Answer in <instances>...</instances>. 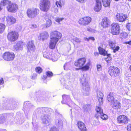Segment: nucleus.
I'll return each instance as SVG.
<instances>
[{
	"mask_svg": "<svg viewBox=\"0 0 131 131\" xmlns=\"http://www.w3.org/2000/svg\"><path fill=\"white\" fill-rule=\"evenodd\" d=\"M86 59L85 58H82L79 59L75 63V66L84 70H88L89 68L90 62H87L86 64L84 66L85 62Z\"/></svg>",
	"mask_w": 131,
	"mask_h": 131,
	"instance_id": "obj_1",
	"label": "nucleus"
},
{
	"mask_svg": "<svg viewBox=\"0 0 131 131\" xmlns=\"http://www.w3.org/2000/svg\"><path fill=\"white\" fill-rule=\"evenodd\" d=\"M56 117L55 123L57 127L62 128L63 126V122H66V119L62 117L61 115L57 111H55Z\"/></svg>",
	"mask_w": 131,
	"mask_h": 131,
	"instance_id": "obj_2",
	"label": "nucleus"
},
{
	"mask_svg": "<svg viewBox=\"0 0 131 131\" xmlns=\"http://www.w3.org/2000/svg\"><path fill=\"white\" fill-rule=\"evenodd\" d=\"M80 82L82 85L83 95L85 96L88 95L90 93V86L89 83L86 81L84 76L81 78Z\"/></svg>",
	"mask_w": 131,
	"mask_h": 131,
	"instance_id": "obj_3",
	"label": "nucleus"
},
{
	"mask_svg": "<svg viewBox=\"0 0 131 131\" xmlns=\"http://www.w3.org/2000/svg\"><path fill=\"white\" fill-rule=\"evenodd\" d=\"M40 8L42 11L47 12L51 6L50 1L48 0H41L40 2Z\"/></svg>",
	"mask_w": 131,
	"mask_h": 131,
	"instance_id": "obj_4",
	"label": "nucleus"
},
{
	"mask_svg": "<svg viewBox=\"0 0 131 131\" xmlns=\"http://www.w3.org/2000/svg\"><path fill=\"white\" fill-rule=\"evenodd\" d=\"M39 10L35 8L29 9L27 10V15L29 18H32L36 17L39 14Z\"/></svg>",
	"mask_w": 131,
	"mask_h": 131,
	"instance_id": "obj_5",
	"label": "nucleus"
},
{
	"mask_svg": "<svg viewBox=\"0 0 131 131\" xmlns=\"http://www.w3.org/2000/svg\"><path fill=\"white\" fill-rule=\"evenodd\" d=\"M111 31L112 34L114 35H117L120 33V27L118 24L113 23L111 24Z\"/></svg>",
	"mask_w": 131,
	"mask_h": 131,
	"instance_id": "obj_6",
	"label": "nucleus"
},
{
	"mask_svg": "<svg viewBox=\"0 0 131 131\" xmlns=\"http://www.w3.org/2000/svg\"><path fill=\"white\" fill-rule=\"evenodd\" d=\"M108 72L111 76L116 77L119 73V70L117 67L111 66L109 68Z\"/></svg>",
	"mask_w": 131,
	"mask_h": 131,
	"instance_id": "obj_7",
	"label": "nucleus"
},
{
	"mask_svg": "<svg viewBox=\"0 0 131 131\" xmlns=\"http://www.w3.org/2000/svg\"><path fill=\"white\" fill-rule=\"evenodd\" d=\"M92 19L89 17H85L80 18L78 21L81 25L86 26L91 22Z\"/></svg>",
	"mask_w": 131,
	"mask_h": 131,
	"instance_id": "obj_8",
	"label": "nucleus"
},
{
	"mask_svg": "<svg viewBox=\"0 0 131 131\" xmlns=\"http://www.w3.org/2000/svg\"><path fill=\"white\" fill-rule=\"evenodd\" d=\"M61 34L57 31H53L50 33V39H53L56 41H58V40L61 38Z\"/></svg>",
	"mask_w": 131,
	"mask_h": 131,
	"instance_id": "obj_9",
	"label": "nucleus"
},
{
	"mask_svg": "<svg viewBox=\"0 0 131 131\" xmlns=\"http://www.w3.org/2000/svg\"><path fill=\"white\" fill-rule=\"evenodd\" d=\"M7 10L9 12L13 13L16 12L18 9V5L15 3H12L11 2L6 7Z\"/></svg>",
	"mask_w": 131,
	"mask_h": 131,
	"instance_id": "obj_10",
	"label": "nucleus"
},
{
	"mask_svg": "<svg viewBox=\"0 0 131 131\" xmlns=\"http://www.w3.org/2000/svg\"><path fill=\"white\" fill-rule=\"evenodd\" d=\"M18 35V34L17 32L12 31L8 33L7 38L9 40L12 41H14L17 39Z\"/></svg>",
	"mask_w": 131,
	"mask_h": 131,
	"instance_id": "obj_11",
	"label": "nucleus"
},
{
	"mask_svg": "<svg viewBox=\"0 0 131 131\" xmlns=\"http://www.w3.org/2000/svg\"><path fill=\"white\" fill-rule=\"evenodd\" d=\"M3 58L4 60L7 61L13 60L14 58L15 55L13 53L9 52H5L3 55Z\"/></svg>",
	"mask_w": 131,
	"mask_h": 131,
	"instance_id": "obj_12",
	"label": "nucleus"
},
{
	"mask_svg": "<svg viewBox=\"0 0 131 131\" xmlns=\"http://www.w3.org/2000/svg\"><path fill=\"white\" fill-rule=\"evenodd\" d=\"M117 123L119 124H125L128 122L127 118L124 115H121L118 116L117 118Z\"/></svg>",
	"mask_w": 131,
	"mask_h": 131,
	"instance_id": "obj_13",
	"label": "nucleus"
},
{
	"mask_svg": "<svg viewBox=\"0 0 131 131\" xmlns=\"http://www.w3.org/2000/svg\"><path fill=\"white\" fill-rule=\"evenodd\" d=\"M116 16L117 20L121 22L125 21L127 18V15L123 13H117Z\"/></svg>",
	"mask_w": 131,
	"mask_h": 131,
	"instance_id": "obj_14",
	"label": "nucleus"
},
{
	"mask_svg": "<svg viewBox=\"0 0 131 131\" xmlns=\"http://www.w3.org/2000/svg\"><path fill=\"white\" fill-rule=\"evenodd\" d=\"M24 43L22 41H19L17 42L14 46L13 49L15 51L22 49Z\"/></svg>",
	"mask_w": 131,
	"mask_h": 131,
	"instance_id": "obj_15",
	"label": "nucleus"
},
{
	"mask_svg": "<svg viewBox=\"0 0 131 131\" xmlns=\"http://www.w3.org/2000/svg\"><path fill=\"white\" fill-rule=\"evenodd\" d=\"M110 23V20L106 17H104L101 22L102 26L104 28H106L108 27Z\"/></svg>",
	"mask_w": 131,
	"mask_h": 131,
	"instance_id": "obj_16",
	"label": "nucleus"
},
{
	"mask_svg": "<svg viewBox=\"0 0 131 131\" xmlns=\"http://www.w3.org/2000/svg\"><path fill=\"white\" fill-rule=\"evenodd\" d=\"M41 118L43 124L46 125L49 124L50 119L47 115L44 114L41 116Z\"/></svg>",
	"mask_w": 131,
	"mask_h": 131,
	"instance_id": "obj_17",
	"label": "nucleus"
},
{
	"mask_svg": "<svg viewBox=\"0 0 131 131\" xmlns=\"http://www.w3.org/2000/svg\"><path fill=\"white\" fill-rule=\"evenodd\" d=\"M27 47L30 51H34L35 50V46L32 41H29L27 43Z\"/></svg>",
	"mask_w": 131,
	"mask_h": 131,
	"instance_id": "obj_18",
	"label": "nucleus"
},
{
	"mask_svg": "<svg viewBox=\"0 0 131 131\" xmlns=\"http://www.w3.org/2000/svg\"><path fill=\"white\" fill-rule=\"evenodd\" d=\"M7 24L9 25H11L16 22L15 18L11 16H8L6 18Z\"/></svg>",
	"mask_w": 131,
	"mask_h": 131,
	"instance_id": "obj_19",
	"label": "nucleus"
},
{
	"mask_svg": "<svg viewBox=\"0 0 131 131\" xmlns=\"http://www.w3.org/2000/svg\"><path fill=\"white\" fill-rule=\"evenodd\" d=\"M77 125L78 128L81 131H86V128L83 122L79 121L77 123Z\"/></svg>",
	"mask_w": 131,
	"mask_h": 131,
	"instance_id": "obj_20",
	"label": "nucleus"
},
{
	"mask_svg": "<svg viewBox=\"0 0 131 131\" xmlns=\"http://www.w3.org/2000/svg\"><path fill=\"white\" fill-rule=\"evenodd\" d=\"M62 97L63 100L61 102L62 103L68 105V102L70 101L69 96L68 95H64L62 96Z\"/></svg>",
	"mask_w": 131,
	"mask_h": 131,
	"instance_id": "obj_21",
	"label": "nucleus"
},
{
	"mask_svg": "<svg viewBox=\"0 0 131 131\" xmlns=\"http://www.w3.org/2000/svg\"><path fill=\"white\" fill-rule=\"evenodd\" d=\"M96 4L94 9L96 12H99L101 9L102 5L101 2L99 0H96Z\"/></svg>",
	"mask_w": 131,
	"mask_h": 131,
	"instance_id": "obj_22",
	"label": "nucleus"
},
{
	"mask_svg": "<svg viewBox=\"0 0 131 131\" xmlns=\"http://www.w3.org/2000/svg\"><path fill=\"white\" fill-rule=\"evenodd\" d=\"M98 99L99 103L100 105H101L103 103V95L101 91H98L97 93Z\"/></svg>",
	"mask_w": 131,
	"mask_h": 131,
	"instance_id": "obj_23",
	"label": "nucleus"
},
{
	"mask_svg": "<svg viewBox=\"0 0 131 131\" xmlns=\"http://www.w3.org/2000/svg\"><path fill=\"white\" fill-rule=\"evenodd\" d=\"M44 110L45 112L46 113H50L52 112V110L51 108H49L46 107H42L38 108L37 109V111L39 113L41 112V111Z\"/></svg>",
	"mask_w": 131,
	"mask_h": 131,
	"instance_id": "obj_24",
	"label": "nucleus"
},
{
	"mask_svg": "<svg viewBox=\"0 0 131 131\" xmlns=\"http://www.w3.org/2000/svg\"><path fill=\"white\" fill-rule=\"evenodd\" d=\"M115 93H110L108 95L107 98L108 101L111 102V103L113 102L114 100V96Z\"/></svg>",
	"mask_w": 131,
	"mask_h": 131,
	"instance_id": "obj_25",
	"label": "nucleus"
},
{
	"mask_svg": "<svg viewBox=\"0 0 131 131\" xmlns=\"http://www.w3.org/2000/svg\"><path fill=\"white\" fill-rule=\"evenodd\" d=\"M112 104L113 105V108L114 109L118 110L120 108V104L119 102L116 100L113 101V102L112 103Z\"/></svg>",
	"mask_w": 131,
	"mask_h": 131,
	"instance_id": "obj_26",
	"label": "nucleus"
},
{
	"mask_svg": "<svg viewBox=\"0 0 131 131\" xmlns=\"http://www.w3.org/2000/svg\"><path fill=\"white\" fill-rule=\"evenodd\" d=\"M97 114L95 115V117L97 119L99 118V115L103 112V111L100 107L97 106L95 108Z\"/></svg>",
	"mask_w": 131,
	"mask_h": 131,
	"instance_id": "obj_27",
	"label": "nucleus"
},
{
	"mask_svg": "<svg viewBox=\"0 0 131 131\" xmlns=\"http://www.w3.org/2000/svg\"><path fill=\"white\" fill-rule=\"evenodd\" d=\"M58 41H56L52 39H50V42L49 43V48L51 49L55 48L56 45Z\"/></svg>",
	"mask_w": 131,
	"mask_h": 131,
	"instance_id": "obj_28",
	"label": "nucleus"
},
{
	"mask_svg": "<svg viewBox=\"0 0 131 131\" xmlns=\"http://www.w3.org/2000/svg\"><path fill=\"white\" fill-rule=\"evenodd\" d=\"M48 36V33L46 31H44L41 33L40 35V38L42 40L46 39Z\"/></svg>",
	"mask_w": 131,
	"mask_h": 131,
	"instance_id": "obj_29",
	"label": "nucleus"
},
{
	"mask_svg": "<svg viewBox=\"0 0 131 131\" xmlns=\"http://www.w3.org/2000/svg\"><path fill=\"white\" fill-rule=\"evenodd\" d=\"M98 49L100 54L101 55L105 56L106 54H107V52L105 50L100 47H98Z\"/></svg>",
	"mask_w": 131,
	"mask_h": 131,
	"instance_id": "obj_30",
	"label": "nucleus"
},
{
	"mask_svg": "<svg viewBox=\"0 0 131 131\" xmlns=\"http://www.w3.org/2000/svg\"><path fill=\"white\" fill-rule=\"evenodd\" d=\"M56 5L58 6V5L60 8H61L64 4V0H59L56 3Z\"/></svg>",
	"mask_w": 131,
	"mask_h": 131,
	"instance_id": "obj_31",
	"label": "nucleus"
},
{
	"mask_svg": "<svg viewBox=\"0 0 131 131\" xmlns=\"http://www.w3.org/2000/svg\"><path fill=\"white\" fill-rule=\"evenodd\" d=\"M99 118H101L104 120H107L108 118V116L106 114H104L103 112L99 115Z\"/></svg>",
	"mask_w": 131,
	"mask_h": 131,
	"instance_id": "obj_32",
	"label": "nucleus"
},
{
	"mask_svg": "<svg viewBox=\"0 0 131 131\" xmlns=\"http://www.w3.org/2000/svg\"><path fill=\"white\" fill-rule=\"evenodd\" d=\"M46 74L47 76L43 75V76L42 78L44 79H46L47 78V76L51 77H52L53 75V73L52 72L49 71H48L46 72Z\"/></svg>",
	"mask_w": 131,
	"mask_h": 131,
	"instance_id": "obj_33",
	"label": "nucleus"
},
{
	"mask_svg": "<svg viewBox=\"0 0 131 131\" xmlns=\"http://www.w3.org/2000/svg\"><path fill=\"white\" fill-rule=\"evenodd\" d=\"M127 33L125 32H123L120 34L119 37L122 39H123L127 38Z\"/></svg>",
	"mask_w": 131,
	"mask_h": 131,
	"instance_id": "obj_34",
	"label": "nucleus"
},
{
	"mask_svg": "<svg viewBox=\"0 0 131 131\" xmlns=\"http://www.w3.org/2000/svg\"><path fill=\"white\" fill-rule=\"evenodd\" d=\"M103 6L105 7L108 6L110 4V0H102Z\"/></svg>",
	"mask_w": 131,
	"mask_h": 131,
	"instance_id": "obj_35",
	"label": "nucleus"
},
{
	"mask_svg": "<svg viewBox=\"0 0 131 131\" xmlns=\"http://www.w3.org/2000/svg\"><path fill=\"white\" fill-rule=\"evenodd\" d=\"M10 2V1L8 0H3L1 1V5L3 6H5L7 5H8Z\"/></svg>",
	"mask_w": 131,
	"mask_h": 131,
	"instance_id": "obj_36",
	"label": "nucleus"
},
{
	"mask_svg": "<svg viewBox=\"0 0 131 131\" xmlns=\"http://www.w3.org/2000/svg\"><path fill=\"white\" fill-rule=\"evenodd\" d=\"M109 43L110 45V47H111L112 49H114V47L116 45V42L114 40H110L109 42Z\"/></svg>",
	"mask_w": 131,
	"mask_h": 131,
	"instance_id": "obj_37",
	"label": "nucleus"
},
{
	"mask_svg": "<svg viewBox=\"0 0 131 131\" xmlns=\"http://www.w3.org/2000/svg\"><path fill=\"white\" fill-rule=\"evenodd\" d=\"M58 58V56L56 54H52L51 57V59L53 61H55L57 60Z\"/></svg>",
	"mask_w": 131,
	"mask_h": 131,
	"instance_id": "obj_38",
	"label": "nucleus"
},
{
	"mask_svg": "<svg viewBox=\"0 0 131 131\" xmlns=\"http://www.w3.org/2000/svg\"><path fill=\"white\" fill-rule=\"evenodd\" d=\"M5 25L2 24H0V33H2L5 30Z\"/></svg>",
	"mask_w": 131,
	"mask_h": 131,
	"instance_id": "obj_39",
	"label": "nucleus"
},
{
	"mask_svg": "<svg viewBox=\"0 0 131 131\" xmlns=\"http://www.w3.org/2000/svg\"><path fill=\"white\" fill-rule=\"evenodd\" d=\"M110 54H107V57L105 59V60L108 63H110L112 59V58L110 56Z\"/></svg>",
	"mask_w": 131,
	"mask_h": 131,
	"instance_id": "obj_40",
	"label": "nucleus"
},
{
	"mask_svg": "<svg viewBox=\"0 0 131 131\" xmlns=\"http://www.w3.org/2000/svg\"><path fill=\"white\" fill-rule=\"evenodd\" d=\"M46 27H49L52 24L51 21L50 20L48 19L46 20Z\"/></svg>",
	"mask_w": 131,
	"mask_h": 131,
	"instance_id": "obj_41",
	"label": "nucleus"
},
{
	"mask_svg": "<svg viewBox=\"0 0 131 131\" xmlns=\"http://www.w3.org/2000/svg\"><path fill=\"white\" fill-rule=\"evenodd\" d=\"M5 117L3 114L0 115V123H2L5 121Z\"/></svg>",
	"mask_w": 131,
	"mask_h": 131,
	"instance_id": "obj_42",
	"label": "nucleus"
},
{
	"mask_svg": "<svg viewBox=\"0 0 131 131\" xmlns=\"http://www.w3.org/2000/svg\"><path fill=\"white\" fill-rule=\"evenodd\" d=\"M43 55L44 57L47 59H51V56L49 55V53L46 52L43 53Z\"/></svg>",
	"mask_w": 131,
	"mask_h": 131,
	"instance_id": "obj_43",
	"label": "nucleus"
},
{
	"mask_svg": "<svg viewBox=\"0 0 131 131\" xmlns=\"http://www.w3.org/2000/svg\"><path fill=\"white\" fill-rule=\"evenodd\" d=\"M3 109L5 110L9 109L10 108V104L7 103H5L3 105Z\"/></svg>",
	"mask_w": 131,
	"mask_h": 131,
	"instance_id": "obj_44",
	"label": "nucleus"
},
{
	"mask_svg": "<svg viewBox=\"0 0 131 131\" xmlns=\"http://www.w3.org/2000/svg\"><path fill=\"white\" fill-rule=\"evenodd\" d=\"M42 69L40 67H37L35 69V70L36 72L39 73H41L42 71Z\"/></svg>",
	"mask_w": 131,
	"mask_h": 131,
	"instance_id": "obj_45",
	"label": "nucleus"
},
{
	"mask_svg": "<svg viewBox=\"0 0 131 131\" xmlns=\"http://www.w3.org/2000/svg\"><path fill=\"white\" fill-rule=\"evenodd\" d=\"M96 118L97 119V120H95L93 122V123L94 125H98L100 124V122L98 120V119H99V118H98L97 119V118Z\"/></svg>",
	"mask_w": 131,
	"mask_h": 131,
	"instance_id": "obj_46",
	"label": "nucleus"
},
{
	"mask_svg": "<svg viewBox=\"0 0 131 131\" xmlns=\"http://www.w3.org/2000/svg\"><path fill=\"white\" fill-rule=\"evenodd\" d=\"M114 47V48L112 49L113 50V52L114 53H115L119 50V47L118 46H116V45Z\"/></svg>",
	"mask_w": 131,
	"mask_h": 131,
	"instance_id": "obj_47",
	"label": "nucleus"
},
{
	"mask_svg": "<svg viewBox=\"0 0 131 131\" xmlns=\"http://www.w3.org/2000/svg\"><path fill=\"white\" fill-rule=\"evenodd\" d=\"M64 19L63 18H60L59 17H56L55 19L56 21L59 23H60V22L62 21Z\"/></svg>",
	"mask_w": 131,
	"mask_h": 131,
	"instance_id": "obj_48",
	"label": "nucleus"
},
{
	"mask_svg": "<svg viewBox=\"0 0 131 131\" xmlns=\"http://www.w3.org/2000/svg\"><path fill=\"white\" fill-rule=\"evenodd\" d=\"M73 40L77 42H81L80 39L76 37H74L73 39Z\"/></svg>",
	"mask_w": 131,
	"mask_h": 131,
	"instance_id": "obj_49",
	"label": "nucleus"
},
{
	"mask_svg": "<svg viewBox=\"0 0 131 131\" xmlns=\"http://www.w3.org/2000/svg\"><path fill=\"white\" fill-rule=\"evenodd\" d=\"M59 6H54V7L53 8V9L54 10V12L56 13L58 12V7Z\"/></svg>",
	"mask_w": 131,
	"mask_h": 131,
	"instance_id": "obj_50",
	"label": "nucleus"
},
{
	"mask_svg": "<svg viewBox=\"0 0 131 131\" xmlns=\"http://www.w3.org/2000/svg\"><path fill=\"white\" fill-rule=\"evenodd\" d=\"M50 131H58V130L56 127H53L51 129Z\"/></svg>",
	"mask_w": 131,
	"mask_h": 131,
	"instance_id": "obj_51",
	"label": "nucleus"
},
{
	"mask_svg": "<svg viewBox=\"0 0 131 131\" xmlns=\"http://www.w3.org/2000/svg\"><path fill=\"white\" fill-rule=\"evenodd\" d=\"M89 105H85L83 106V108L85 109V111H87L88 110V109L89 108Z\"/></svg>",
	"mask_w": 131,
	"mask_h": 131,
	"instance_id": "obj_52",
	"label": "nucleus"
},
{
	"mask_svg": "<svg viewBox=\"0 0 131 131\" xmlns=\"http://www.w3.org/2000/svg\"><path fill=\"white\" fill-rule=\"evenodd\" d=\"M127 129L128 131H131V124H129L127 127Z\"/></svg>",
	"mask_w": 131,
	"mask_h": 131,
	"instance_id": "obj_53",
	"label": "nucleus"
},
{
	"mask_svg": "<svg viewBox=\"0 0 131 131\" xmlns=\"http://www.w3.org/2000/svg\"><path fill=\"white\" fill-rule=\"evenodd\" d=\"M97 69L98 71H100L101 70V66L100 65L98 64L97 66Z\"/></svg>",
	"mask_w": 131,
	"mask_h": 131,
	"instance_id": "obj_54",
	"label": "nucleus"
},
{
	"mask_svg": "<svg viewBox=\"0 0 131 131\" xmlns=\"http://www.w3.org/2000/svg\"><path fill=\"white\" fill-rule=\"evenodd\" d=\"M37 75L36 74H33L31 76V78L32 79H35Z\"/></svg>",
	"mask_w": 131,
	"mask_h": 131,
	"instance_id": "obj_55",
	"label": "nucleus"
},
{
	"mask_svg": "<svg viewBox=\"0 0 131 131\" xmlns=\"http://www.w3.org/2000/svg\"><path fill=\"white\" fill-rule=\"evenodd\" d=\"M4 81L2 78L0 79V84L2 85L4 83Z\"/></svg>",
	"mask_w": 131,
	"mask_h": 131,
	"instance_id": "obj_56",
	"label": "nucleus"
},
{
	"mask_svg": "<svg viewBox=\"0 0 131 131\" xmlns=\"http://www.w3.org/2000/svg\"><path fill=\"white\" fill-rule=\"evenodd\" d=\"M37 27V26L36 25L32 24L30 26V28H33Z\"/></svg>",
	"mask_w": 131,
	"mask_h": 131,
	"instance_id": "obj_57",
	"label": "nucleus"
},
{
	"mask_svg": "<svg viewBox=\"0 0 131 131\" xmlns=\"http://www.w3.org/2000/svg\"><path fill=\"white\" fill-rule=\"evenodd\" d=\"M77 1L81 3H83L85 2L86 0H76Z\"/></svg>",
	"mask_w": 131,
	"mask_h": 131,
	"instance_id": "obj_58",
	"label": "nucleus"
},
{
	"mask_svg": "<svg viewBox=\"0 0 131 131\" xmlns=\"http://www.w3.org/2000/svg\"><path fill=\"white\" fill-rule=\"evenodd\" d=\"M89 40H91L93 41L95 39L93 37H90L89 38Z\"/></svg>",
	"mask_w": 131,
	"mask_h": 131,
	"instance_id": "obj_59",
	"label": "nucleus"
},
{
	"mask_svg": "<svg viewBox=\"0 0 131 131\" xmlns=\"http://www.w3.org/2000/svg\"><path fill=\"white\" fill-rule=\"evenodd\" d=\"M125 43L126 44H128L131 45V40L128 41L126 42H125Z\"/></svg>",
	"mask_w": 131,
	"mask_h": 131,
	"instance_id": "obj_60",
	"label": "nucleus"
},
{
	"mask_svg": "<svg viewBox=\"0 0 131 131\" xmlns=\"http://www.w3.org/2000/svg\"><path fill=\"white\" fill-rule=\"evenodd\" d=\"M84 40L86 41H89V38H84Z\"/></svg>",
	"mask_w": 131,
	"mask_h": 131,
	"instance_id": "obj_61",
	"label": "nucleus"
},
{
	"mask_svg": "<svg viewBox=\"0 0 131 131\" xmlns=\"http://www.w3.org/2000/svg\"><path fill=\"white\" fill-rule=\"evenodd\" d=\"M94 54L95 56H98L99 55V53L97 52H95L94 53Z\"/></svg>",
	"mask_w": 131,
	"mask_h": 131,
	"instance_id": "obj_62",
	"label": "nucleus"
},
{
	"mask_svg": "<svg viewBox=\"0 0 131 131\" xmlns=\"http://www.w3.org/2000/svg\"><path fill=\"white\" fill-rule=\"evenodd\" d=\"M129 82H131V77H129L128 79H127Z\"/></svg>",
	"mask_w": 131,
	"mask_h": 131,
	"instance_id": "obj_63",
	"label": "nucleus"
},
{
	"mask_svg": "<svg viewBox=\"0 0 131 131\" xmlns=\"http://www.w3.org/2000/svg\"><path fill=\"white\" fill-rule=\"evenodd\" d=\"M37 112L38 113V114L42 113H43V114H45L44 113H45V111H44V110L41 111V112L40 113H39L38 112V111H37Z\"/></svg>",
	"mask_w": 131,
	"mask_h": 131,
	"instance_id": "obj_64",
	"label": "nucleus"
}]
</instances>
